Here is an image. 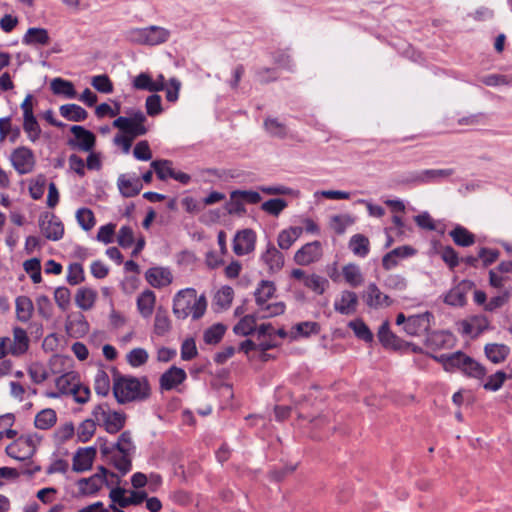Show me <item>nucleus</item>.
Returning <instances> with one entry per match:
<instances>
[{
    "label": "nucleus",
    "instance_id": "nucleus-1",
    "mask_svg": "<svg viewBox=\"0 0 512 512\" xmlns=\"http://www.w3.org/2000/svg\"><path fill=\"white\" fill-rule=\"evenodd\" d=\"M113 394L119 404L141 402L151 394L147 379L129 375H117L114 378Z\"/></svg>",
    "mask_w": 512,
    "mask_h": 512
},
{
    "label": "nucleus",
    "instance_id": "nucleus-2",
    "mask_svg": "<svg viewBox=\"0 0 512 512\" xmlns=\"http://www.w3.org/2000/svg\"><path fill=\"white\" fill-rule=\"evenodd\" d=\"M206 308L205 296L197 297L193 288L180 290L173 299V313L178 319H185L191 315L194 320H198L204 315Z\"/></svg>",
    "mask_w": 512,
    "mask_h": 512
},
{
    "label": "nucleus",
    "instance_id": "nucleus-3",
    "mask_svg": "<svg viewBox=\"0 0 512 512\" xmlns=\"http://www.w3.org/2000/svg\"><path fill=\"white\" fill-rule=\"evenodd\" d=\"M453 174L451 168L408 171L401 176V183L415 186L439 183Z\"/></svg>",
    "mask_w": 512,
    "mask_h": 512
},
{
    "label": "nucleus",
    "instance_id": "nucleus-4",
    "mask_svg": "<svg viewBox=\"0 0 512 512\" xmlns=\"http://www.w3.org/2000/svg\"><path fill=\"white\" fill-rule=\"evenodd\" d=\"M73 138H69L67 144L72 149L91 152L96 144V136L93 132L80 125H73L70 128Z\"/></svg>",
    "mask_w": 512,
    "mask_h": 512
},
{
    "label": "nucleus",
    "instance_id": "nucleus-5",
    "mask_svg": "<svg viewBox=\"0 0 512 512\" xmlns=\"http://www.w3.org/2000/svg\"><path fill=\"white\" fill-rule=\"evenodd\" d=\"M39 227L42 234L52 241L60 240L64 235V226L61 220L54 214L43 212L39 216Z\"/></svg>",
    "mask_w": 512,
    "mask_h": 512
},
{
    "label": "nucleus",
    "instance_id": "nucleus-6",
    "mask_svg": "<svg viewBox=\"0 0 512 512\" xmlns=\"http://www.w3.org/2000/svg\"><path fill=\"white\" fill-rule=\"evenodd\" d=\"M10 160L14 169L19 175H25L33 171L35 166V156L33 151L25 146L13 150Z\"/></svg>",
    "mask_w": 512,
    "mask_h": 512
},
{
    "label": "nucleus",
    "instance_id": "nucleus-7",
    "mask_svg": "<svg viewBox=\"0 0 512 512\" xmlns=\"http://www.w3.org/2000/svg\"><path fill=\"white\" fill-rule=\"evenodd\" d=\"M432 320H434V316L429 311L409 316L404 325V331L410 336L422 335L429 331Z\"/></svg>",
    "mask_w": 512,
    "mask_h": 512
},
{
    "label": "nucleus",
    "instance_id": "nucleus-8",
    "mask_svg": "<svg viewBox=\"0 0 512 512\" xmlns=\"http://www.w3.org/2000/svg\"><path fill=\"white\" fill-rule=\"evenodd\" d=\"M256 233L252 229L238 231L233 239V251L238 256L251 253L255 249Z\"/></svg>",
    "mask_w": 512,
    "mask_h": 512
},
{
    "label": "nucleus",
    "instance_id": "nucleus-9",
    "mask_svg": "<svg viewBox=\"0 0 512 512\" xmlns=\"http://www.w3.org/2000/svg\"><path fill=\"white\" fill-rule=\"evenodd\" d=\"M322 247L319 241H313L302 246L294 255L298 265L306 266L320 259Z\"/></svg>",
    "mask_w": 512,
    "mask_h": 512
},
{
    "label": "nucleus",
    "instance_id": "nucleus-10",
    "mask_svg": "<svg viewBox=\"0 0 512 512\" xmlns=\"http://www.w3.org/2000/svg\"><path fill=\"white\" fill-rule=\"evenodd\" d=\"M96 447H81L73 456L72 469L74 472L81 473L92 468L94 458L96 457Z\"/></svg>",
    "mask_w": 512,
    "mask_h": 512
},
{
    "label": "nucleus",
    "instance_id": "nucleus-11",
    "mask_svg": "<svg viewBox=\"0 0 512 512\" xmlns=\"http://www.w3.org/2000/svg\"><path fill=\"white\" fill-rule=\"evenodd\" d=\"M363 299L370 308L388 307L392 300L386 294H383L375 283H370L363 293Z\"/></svg>",
    "mask_w": 512,
    "mask_h": 512
},
{
    "label": "nucleus",
    "instance_id": "nucleus-12",
    "mask_svg": "<svg viewBox=\"0 0 512 512\" xmlns=\"http://www.w3.org/2000/svg\"><path fill=\"white\" fill-rule=\"evenodd\" d=\"M186 378V372L182 368L172 366L161 375L159 380L160 388L166 391L172 390L183 383Z\"/></svg>",
    "mask_w": 512,
    "mask_h": 512
},
{
    "label": "nucleus",
    "instance_id": "nucleus-13",
    "mask_svg": "<svg viewBox=\"0 0 512 512\" xmlns=\"http://www.w3.org/2000/svg\"><path fill=\"white\" fill-rule=\"evenodd\" d=\"M113 127L118 128L124 135L135 139L139 136H143L148 132L145 125L132 122L124 116H119L113 121Z\"/></svg>",
    "mask_w": 512,
    "mask_h": 512
},
{
    "label": "nucleus",
    "instance_id": "nucleus-14",
    "mask_svg": "<svg viewBox=\"0 0 512 512\" xmlns=\"http://www.w3.org/2000/svg\"><path fill=\"white\" fill-rule=\"evenodd\" d=\"M146 281L154 288H162L168 286L172 280V274L168 268L152 267L145 273Z\"/></svg>",
    "mask_w": 512,
    "mask_h": 512
},
{
    "label": "nucleus",
    "instance_id": "nucleus-15",
    "mask_svg": "<svg viewBox=\"0 0 512 512\" xmlns=\"http://www.w3.org/2000/svg\"><path fill=\"white\" fill-rule=\"evenodd\" d=\"M358 296L355 292L344 290L340 298L334 302V309L342 315H351L356 312Z\"/></svg>",
    "mask_w": 512,
    "mask_h": 512
},
{
    "label": "nucleus",
    "instance_id": "nucleus-16",
    "mask_svg": "<svg viewBox=\"0 0 512 512\" xmlns=\"http://www.w3.org/2000/svg\"><path fill=\"white\" fill-rule=\"evenodd\" d=\"M472 286L473 283L471 281H462L445 295L444 302L450 306H464L467 291L471 289Z\"/></svg>",
    "mask_w": 512,
    "mask_h": 512
},
{
    "label": "nucleus",
    "instance_id": "nucleus-17",
    "mask_svg": "<svg viewBox=\"0 0 512 512\" xmlns=\"http://www.w3.org/2000/svg\"><path fill=\"white\" fill-rule=\"evenodd\" d=\"M170 31L164 27L151 25L144 27V45L155 46L167 42L170 38Z\"/></svg>",
    "mask_w": 512,
    "mask_h": 512
},
{
    "label": "nucleus",
    "instance_id": "nucleus-18",
    "mask_svg": "<svg viewBox=\"0 0 512 512\" xmlns=\"http://www.w3.org/2000/svg\"><path fill=\"white\" fill-rule=\"evenodd\" d=\"M261 260L268 266L270 273L280 271L284 265L283 254L270 242L266 251L262 254Z\"/></svg>",
    "mask_w": 512,
    "mask_h": 512
},
{
    "label": "nucleus",
    "instance_id": "nucleus-19",
    "mask_svg": "<svg viewBox=\"0 0 512 512\" xmlns=\"http://www.w3.org/2000/svg\"><path fill=\"white\" fill-rule=\"evenodd\" d=\"M126 423V415L123 412L109 411L101 420L105 431L109 434H116L122 430Z\"/></svg>",
    "mask_w": 512,
    "mask_h": 512
},
{
    "label": "nucleus",
    "instance_id": "nucleus-20",
    "mask_svg": "<svg viewBox=\"0 0 512 512\" xmlns=\"http://www.w3.org/2000/svg\"><path fill=\"white\" fill-rule=\"evenodd\" d=\"M156 295L152 290L146 289L137 297V309L143 318H149L154 311Z\"/></svg>",
    "mask_w": 512,
    "mask_h": 512
},
{
    "label": "nucleus",
    "instance_id": "nucleus-21",
    "mask_svg": "<svg viewBox=\"0 0 512 512\" xmlns=\"http://www.w3.org/2000/svg\"><path fill=\"white\" fill-rule=\"evenodd\" d=\"M29 348V338L27 332L21 327L13 328V343L10 345L9 352L14 356L24 354Z\"/></svg>",
    "mask_w": 512,
    "mask_h": 512
},
{
    "label": "nucleus",
    "instance_id": "nucleus-22",
    "mask_svg": "<svg viewBox=\"0 0 512 512\" xmlns=\"http://www.w3.org/2000/svg\"><path fill=\"white\" fill-rule=\"evenodd\" d=\"M120 193L126 197L138 195L142 189V183L139 178H127L126 175H120L117 181Z\"/></svg>",
    "mask_w": 512,
    "mask_h": 512
},
{
    "label": "nucleus",
    "instance_id": "nucleus-23",
    "mask_svg": "<svg viewBox=\"0 0 512 512\" xmlns=\"http://www.w3.org/2000/svg\"><path fill=\"white\" fill-rule=\"evenodd\" d=\"M15 311L17 320L27 323L33 315L34 304L28 296H18L15 300Z\"/></svg>",
    "mask_w": 512,
    "mask_h": 512
},
{
    "label": "nucleus",
    "instance_id": "nucleus-24",
    "mask_svg": "<svg viewBox=\"0 0 512 512\" xmlns=\"http://www.w3.org/2000/svg\"><path fill=\"white\" fill-rule=\"evenodd\" d=\"M25 45H48L50 37L45 28L31 27L29 28L22 39Z\"/></svg>",
    "mask_w": 512,
    "mask_h": 512
},
{
    "label": "nucleus",
    "instance_id": "nucleus-25",
    "mask_svg": "<svg viewBox=\"0 0 512 512\" xmlns=\"http://www.w3.org/2000/svg\"><path fill=\"white\" fill-rule=\"evenodd\" d=\"M60 115L73 122H82L87 119L88 112L77 104H64L59 108Z\"/></svg>",
    "mask_w": 512,
    "mask_h": 512
},
{
    "label": "nucleus",
    "instance_id": "nucleus-26",
    "mask_svg": "<svg viewBox=\"0 0 512 512\" xmlns=\"http://www.w3.org/2000/svg\"><path fill=\"white\" fill-rule=\"evenodd\" d=\"M50 89L55 95H62L67 99H74L77 96L73 83L62 78H54L50 83Z\"/></svg>",
    "mask_w": 512,
    "mask_h": 512
},
{
    "label": "nucleus",
    "instance_id": "nucleus-27",
    "mask_svg": "<svg viewBox=\"0 0 512 512\" xmlns=\"http://www.w3.org/2000/svg\"><path fill=\"white\" fill-rule=\"evenodd\" d=\"M377 337L385 348H400V339L393 332H391L388 321H385L381 324L377 333Z\"/></svg>",
    "mask_w": 512,
    "mask_h": 512
},
{
    "label": "nucleus",
    "instance_id": "nucleus-28",
    "mask_svg": "<svg viewBox=\"0 0 512 512\" xmlns=\"http://www.w3.org/2000/svg\"><path fill=\"white\" fill-rule=\"evenodd\" d=\"M484 352L491 362L498 364L506 359L510 349L504 344L489 343L485 346Z\"/></svg>",
    "mask_w": 512,
    "mask_h": 512
},
{
    "label": "nucleus",
    "instance_id": "nucleus-29",
    "mask_svg": "<svg viewBox=\"0 0 512 512\" xmlns=\"http://www.w3.org/2000/svg\"><path fill=\"white\" fill-rule=\"evenodd\" d=\"M454 243L460 247H469L475 243V235L461 225L449 232Z\"/></svg>",
    "mask_w": 512,
    "mask_h": 512
},
{
    "label": "nucleus",
    "instance_id": "nucleus-30",
    "mask_svg": "<svg viewBox=\"0 0 512 512\" xmlns=\"http://www.w3.org/2000/svg\"><path fill=\"white\" fill-rule=\"evenodd\" d=\"M275 291L276 287L272 281L262 280L254 292L257 305L263 307L273 297Z\"/></svg>",
    "mask_w": 512,
    "mask_h": 512
},
{
    "label": "nucleus",
    "instance_id": "nucleus-31",
    "mask_svg": "<svg viewBox=\"0 0 512 512\" xmlns=\"http://www.w3.org/2000/svg\"><path fill=\"white\" fill-rule=\"evenodd\" d=\"M77 484L82 494L93 495L105 485V482L98 475L94 474L88 478L79 479Z\"/></svg>",
    "mask_w": 512,
    "mask_h": 512
},
{
    "label": "nucleus",
    "instance_id": "nucleus-32",
    "mask_svg": "<svg viewBox=\"0 0 512 512\" xmlns=\"http://www.w3.org/2000/svg\"><path fill=\"white\" fill-rule=\"evenodd\" d=\"M302 227L294 226L281 231L278 235V245L281 249H289L293 243L301 236Z\"/></svg>",
    "mask_w": 512,
    "mask_h": 512
},
{
    "label": "nucleus",
    "instance_id": "nucleus-33",
    "mask_svg": "<svg viewBox=\"0 0 512 512\" xmlns=\"http://www.w3.org/2000/svg\"><path fill=\"white\" fill-rule=\"evenodd\" d=\"M96 297V291L83 287L77 291L75 303L80 309L87 311L93 307Z\"/></svg>",
    "mask_w": 512,
    "mask_h": 512
},
{
    "label": "nucleus",
    "instance_id": "nucleus-34",
    "mask_svg": "<svg viewBox=\"0 0 512 512\" xmlns=\"http://www.w3.org/2000/svg\"><path fill=\"white\" fill-rule=\"evenodd\" d=\"M56 421V412L51 408H46L37 413L34 424L38 429L47 430L53 427Z\"/></svg>",
    "mask_w": 512,
    "mask_h": 512
},
{
    "label": "nucleus",
    "instance_id": "nucleus-35",
    "mask_svg": "<svg viewBox=\"0 0 512 512\" xmlns=\"http://www.w3.org/2000/svg\"><path fill=\"white\" fill-rule=\"evenodd\" d=\"M171 329V321L167 311L163 307H158L154 321V332L158 336H164Z\"/></svg>",
    "mask_w": 512,
    "mask_h": 512
},
{
    "label": "nucleus",
    "instance_id": "nucleus-36",
    "mask_svg": "<svg viewBox=\"0 0 512 512\" xmlns=\"http://www.w3.org/2000/svg\"><path fill=\"white\" fill-rule=\"evenodd\" d=\"M350 250L359 257H365L369 253V240L363 234H355L349 241Z\"/></svg>",
    "mask_w": 512,
    "mask_h": 512
},
{
    "label": "nucleus",
    "instance_id": "nucleus-37",
    "mask_svg": "<svg viewBox=\"0 0 512 512\" xmlns=\"http://www.w3.org/2000/svg\"><path fill=\"white\" fill-rule=\"evenodd\" d=\"M348 327L353 330L358 339L366 343H371L373 341V333L362 319L357 318L350 321L348 323Z\"/></svg>",
    "mask_w": 512,
    "mask_h": 512
},
{
    "label": "nucleus",
    "instance_id": "nucleus-38",
    "mask_svg": "<svg viewBox=\"0 0 512 512\" xmlns=\"http://www.w3.org/2000/svg\"><path fill=\"white\" fill-rule=\"evenodd\" d=\"M342 274L345 281L353 288L363 283V276L358 265L350 263L343 267Z\"/></svg>",
    "mask_w": 512,
    "mask_h": 512
},
{
    "label": "nucleus",
    "instance_id": "nucleus-39",
    "mask_svg": "<svg viewBox=\"0 0 512 512\" xmlns=\"http://www.w3.org/2000/svg\"><path fill=\"white\" fill-rule=\"evenodd\" d=\"M264 128L266 132L272 136L283 139L287 135V127L277 118L268 117L264 120Z\"/></svg>",
    "mask_w": 512,
    "mask_h": 512
},
{
    "label": "nucleus",
    "instance_id": "nucleus-40",
    "mask_svg": "<svg viewBox=\"0 0 512 512\" xmlns=\"http://www.w3.org/2000/svg\"><path fill=\"white\" fill-rule=\"evenodd\" d=\"M132 86L136 90H143V91H149V92H159L160 86L154 85V80L152 77L145 72L140 73L137 75L132 82Z\"/></svg>",
    "mask_w": 512,
    "mask_h": 512
},
{
    "label": "nucleus",
    "instance_id": "nucleus-41",
    "mask_svg": "<svg viewBox=\"0 0 512 512\" xmlns=\"http://www.w3.org/2000/svg\"><path fill=\"white\" fill-rule=\"evenodd\" d=\"M256 317L254 315H246L233 327V331L237 335L248 336L256 330Z\"/></svg>",
    "mask_w": 512,
    "mask_h": 512
},
{
    "label": "nucleus",
    "instance_id": "nucleus-42",
    "mask_svg": "<svg viewBox=\"0 0 512 512\" xmlns=\"http://www.w3.org/2000/svg\"><path fill=\"white\" fill-rule=\"evenodd\" d=\"M226 331L225 325L217 323L205 330L203 338L206 344L215 345L218 344Z\"/></svg>",
    "mask_w": 512,
    "mask_h": 512
},
{
    "label": "nucleus",
    "instance_id": "nucleus-43",
    "mask_svg": "<svg viewBox=\"0 0 512 512\" xmlns=\"http://www.w3.org/2000/svg\"><path fill=\"white\" fill-rule=\"evenodd\" d=\"M462 372L465 375L476 379H483L486 375L485 367L471 357L467 358V361L462 368Z\"/></svg>",
    "mask_w": 512,
    "mask_h": 512
},
{
    "label": "nucleus",
    "instance_id": "nucleus-44",
    "mask_svg": "<svg viewBox=\"0 0 512 512\" xmlns=\"http://www.w3.org/2000/svg\"><path fill=\"white\" fill-rule=\"evenodd\" d=\"M287 205L288 203L286 200L282 198H273L262 203L261 209L274 217H278Z\"/></svg>",
    "mask_w": 512,
    "mask_h": 512
},
{
    "label": "nucleus",
    "instance_id": "nucleus-45",
    "mask_svg": "<svg viewBox=\"0 0 512 512\" xmlns=\"http://www.w3.org/2000/svg\"><path fill=\"white\" fill-rule=\"evenodd\" d=\"M328 283L329 282L326 278L317 274H312L304 279V285L319 295L324 293Z\"/></svg>",
    "mask_w": 512,
    "mask_h": 512
},
{
    "label": "nucleus",
    "instance_id": "nucleus-46",
    "mask_svg": "<svg viewBox=\"0 0 512 512\" xmlns=\"http://www.w3.org/2000/svg\"><path fill=\"white\" fill-rule=\"evenodd\" d=\"M96 430V422L93 419L84 420L77 429V439L79 442L86 443L94 435Z\"/></svg>",
    "mask_w": 512,
    "mask_h": 512
},
{
    "label": "nucleus",
    "instance_id": "nucleus-47",
    "mask_svg": "<svg viewBox=\"0 0 512 512\" xmlns=\"http://www.w3.org/2000/svg\"><path fill=\"white\" fill-rule=\"evenodd\" d=\"M23 129L27 133L30 141L35 142L39 139L41 128L34 115L23 118Z\"/></svg>",
    "mask_w": 512,
    "mask_h": 512
},
{
    "label": "nucleus",
    "instance_id": "nucleus-48",
    "mask_svg": "<svg viewBox=\"0 0 512 512\" xmlns=\"http://www.w3.org/2000/svg\"><path fill=\"white\" fill-rule=\"evenodd\" d=\"M23 268L25 272L30 275V278L33 283L37 284L42 281L40 259L31 258L29 260H26L23 263Z\"/></svg>",
    "mask_w": 512,
    "mask_h": 512
},
{
    "label": "nucleus",
    "instance_id": "nucleus-49",
    "mask_svg": "<svg viewBox=\"0 0 512 512\" xmlns=\"http://www.w3.org/2000/svg\"><path fill=\"white\" fill-rule=\"evenodd\" d=\"M94 389L98 395L106 396L110 391V379L104 370H98L94 379Z\"/></svg>",
    "mask_w": 512,
    "mask_h": 512
},
{
    "label": "nucleus",
    "instance_id": "nucleus-50",
    "mask_svg": "<svg viewBox=\"0 0 512 512\" xmlns=\"http://www.w3.org/2000/svg\"><path fill=\"white\" fill-rule=\"evenodd\" d=\"M77 384L73 373H66L58 377L55 381L57 389L62 395H70L72 389Z\"/></svg>",
    "mask_w": 512,
    "mask_h": 512
},
{
    "label": "nucleus",
    "instance_id": "nucleus-51",
    "mask_svg": "<svg viewBox=\"0 0 512 512\" xmlns=\"http://www.w3.org/2000/svg\"><path fill=\"white\" fill-rule=\"evenodd\" d=\"M76 219L81 228L89 231L95 225V218L93 212L88 208H80L76 212Z\"/></svg>",
    "mask_w": 512,
    "mask_h": 512
},
{
    "label": "nucleus",
    "instance_id": "nucleus-52",
    "mask_svg": "<svg viewBox=\"0 0 512 512\" xmlns=\"http://www.w3.org/2000/svg\"><path fill=\"white\" fill-rule=\"evenodd\" d=\"M111 462L122 476L132 469L131 454L114 455L111 457Z\"/></svg>",
    "mask_w": 512,
    "mask_h": 512
},
{
    "label": "nucleus",
    "instance_id": "nucleus-53",
    "mask_svg": "<svg viewBox=\"0 0 512 512\" xmlns=\"http://www.w3.org/2000/svg\"><path fill=\"white\" fill-rule=\"evenodd\" d=\"M91 85L100 93L109 94L114 90L113 83L106 74L94 76Z\"/></svg>",
    "mask_w": 512,
    "mask_h": 512
},
{
    "label": "nucleus",
    "instance_id": "nucleus-54",
    "mask_svg": "<svg viewBox=\"0 0 512 512\" xmlns=\"http://www.w3.org/2000/svg\"><path fill=\"white\" fill-rule=\"evenodd\" d=\"M230 197H238L241 201L248 204H257L261 201L262 197L257 191L253 190H233Z\"/></svg>",
    "mask_w": 512,
    "mask_h": 512
},
{
    "label": "nucleus",
    "instance_id": "nucleus-55",
    "mask_svg": "<svg viewBox=\"0 0 512 512\" xmlns=\"http://www.w3.org/2000/svg\"><path fill=\"white\" fill-rule=\"evenodd\" d=\"M84 279V270L80 263H72L68 266L66 280L70 285H77L83 282Z\"/></svg>",
    "mask_w": 512,
    "mask_h": 512
},
{
    "label": "nucleus",
    "instance_id": "nucleus-56",
    "mask_svg": "<svg viewBox=\"0 0 512 512\" xmlns=\"http://www.w3.org/2000/svg\"><path fill=\"white\" fill-rule=\"evenodd\" d=\"M145 108L147 115L155 117L162 113V100L158 94H152L146 98Z\"/></svg>",
    "mask_w": 512,
    "mask_h": 512
},
{
    "label": "nucleus",
    "instance_id": "nucleus-57",
    "mask_svg": "<svg viewBox=\"0 0 512 512\" xmlns=\"http://www.w3.org/2000/svg\"><path fill=\"white\" fill-rule=\"evenodd\" d=\"M353 223V219L349 215H334L331 217L330 226L338 234L345 232L346 228Z\"/></svg>",
    "mask_w": 512,
    "mask_h": 512
},
{
    "label": "nucleus",
    "instance_id": "nucleus-58",
    "mask_svg": "<svg viewBox=\"0 0 512 512\" xmlns=\"http://www.w3.org/2000/svg\"><path fill=\"white\" fill-rule=\"evenodd\" d=\"M234 291L230 286L222 287L215 295V303L223 309H227L233 300Z\"/></svg>",
    "mask_w": 512,
    "mask_h": 512
},
{
    "label": "nucleus",
    "instance_id": "nucleus-59",
    "mask_svg": "<svg viewBox=\"0 0 512 512\" xmlns=\"http://www.w3.org/2000/svg\"><path fill=\"white\" fill-rule=\"evenodd\" d=\"M148 360V353L143 348H134L127 354V361L132 367H140Z\"/></svg>",
    "mask_w": 512,
    "mask_h": 512
},
{
    "label": "nucleus",
    "instance_id": "nucleus-60",
    "mask_svg": "<svg viewBox=\"0 0 512 512\" xmlns=\"http://www.w3.org/2000/svg\"><path fill=\"white\" fill-rule=\"evenodd\" d=\"M507 377L505 372L497 371L495 374L488 377V380L483 384V388L488 391H498Z\"/></svg>",
    "mask_w": 512,
    "mask_h": 512
},
{
    "label": "nucleus",
    "instance_id": "nucleus-61",
    "mask_svg": "<svg viewBox=\"0 0 512 512\" xmlns=\"http://www.w3.org/2000/svg\"><path fill=\"white\" fill-rule=\"evenodd\" d=\"M126 490L120 486L112 488L109 493V498L113 503H117L120 509L126 508L131 504L130 497L125 496Z\"/></svg>",
    "mask_w": 512,
    "mask_h": 512
},
{
    "label": "nucleus",
    "instance_id": "nucleus-62",
    "mask_svg": "<svg viewBox=\"0 0 512 512\" xmlns=\"http://www.w3.org/2000/svg\"><path fill=\"white\" fill-rule=\"evenodd\" d=\"M36 306L38 314L49 320L52 317L53 306L50 299L46 295H41L36 299Z\"/></svg>",
    "mask_w": 512,
    "mask_h": 512
},
{
    "label": "nucleus",
    "instance_id": "nucleus-63",
    "mask_svg": "<svg viewBox=\"0 0 512 512\" xmlns=\"http://www.w3.org/2000/svg\"><path fill=\"white\" fill-rule=\"evenodd\" d=\"M467 358H470V356H467L461 351L449 354V362L446 364V371H453L454 369H459L462 371Z\"/></svg>",
    "mask_w": 512,
    "mask_h": 512
},
{
    "label": "nucleus",
    "instance_id": "nucleus-64",
    "mask_svg": "<svg viewBox=\"0 0 512 512\" xmlns=\"http://www.w3.org/2000/svg\"><path fill=\"white\" fill-rule=\"evenodd\" d=\"M117 242L119 246L126 249L134 243V233L130 226H122L117 235Z\"/></svg>",
    "mask_w": 512,
    "mask_h": 512
}]
</instances>
